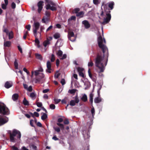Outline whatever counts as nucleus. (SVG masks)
<instances>
[{
	"label": "nucleus",
	"instance_id": "nucleus-33",
	"mask_svg": "<svg viewBox=\"0 0 150 150\" xmlns=\"http://www.w3.org/2000/svg\"><path fill=\"white\" fill-rule=\"evenodd\" d=\"M55 60V57L54 55L52 54L51 55V58H50V61L52 62H54Z\"/></svg>",
	"mask_w": 150,
	"mask_h": 150
},
{
	"label": "nucleus",
	"instance_id": "nucleus-31",
	"mask_svg": "<svg viewBox=\"0 0 150 150\" xmlns=\"http://www.w3.org/2000/svg\"><path fill=\"white\" fill-rule=\"evenodd\" d=\"M53 100L55 104H58L60 102L61 100L60 99H57L55 98H54Z\"/></svg>",
	"mask_w": 150,
	"mask_h": 150
},
{
	"label": "nucleus",
	"instance_id": "nucleus-11",
	"mask_svg": "<svg viewBox=\"0 0 150 150\" xmlns=\"http://www.w3.org/2000/svg\"><path fill=\"white\" fill-rule=\"evenodd\" d=\"M63 121V119L61 118H59L57 120V122L59 123H57V125L60 127L62 130H63L64 128V125L60 123L62 122Z\"/></svg>",
	"mask_w": 150,
	"mask_h": 150
},
{
	"label": "nucleus",
	"instance_id": "nucleus-4",
	"mask_svg": "<svg viewBox=\"0 0 150 150\" xmlns=\"http://www.w3.org/2000/svg\"><path fill=\"white\" fill-rule=\"evenodd\" d=\"M8 133L9 134L10 141L13 142H15L14 137L16 136L17 139H20L21 137V134L20 132L16 129H13L12 132L11 131L9 130Z\"/></svg>",
	"mask_w": 150,
	"mask_h": 150
},
{
	"label": "nucleus",
	"instance_id": "nucleus-2",
	"mask_svg": "<svg viewBox=\"0 0 150 150\" xmlns=\"http://www.w3.org/2000/svg\"><path fill=\"white\" fill-rule=\"evenodd\" d=\"M115 5V3L113 1H110L107 3L106 4H105L104 3H102L101 9L103 7L104 8V11L106 13V17L105 18V15H104L103 11H102L100 14L101 16L104 18V20L103 22H102L101 24L103 25L108 23L110 21L111 18V16L110 14L111 12L110 10H112L113 8V6Z\"/></svg>",
	"mask_w": 150,
	"mask_h": 150
},
{
	"label": "nucleus",
	"instance_id": "nucleus-10",
	"mask_svg": "<svg viewBox=\"0 0 150 150\" xmlns=\"http://www.w3.org/2000/svg\"><path fill=\"white\" fill-rule=\"evenodd\" d=\"M52 65L50 62L49 61H47V69L46 70V72L49 73H51V71L52 70L51 68Z\"/></svg>",
	"mask_w": 150,
	"mask_h": 150
},
{
	"label": "nucleus",
	"instance_id": "nucleus-20",
	"mask_svg": "<svg viewBox=\"0 0 150 150\" xmlns=\"http://www.w3.org/2000/svg\"><path fill=\"white\" fill-rule=\"evenodd\" d=\"M50 44V40L48 38L47 39V40L43 42V45L45 47H46L47 45Z\"/></svg>",
	"mask_w": 150,
	"mask_h": 150
},
{
	"label": "nucleus",
	"instance_id": "nucleus-9",
	"mask_svg": "<svg viewBox=\"0 0 150 150\" xmlns=\"http://www.w3.org/2000/svg\"><path fill=\"white\" fill-rule=\"evenodd\" d=\"M75 100H71L70 101V105L71 106H74L75 105L76 103H78L79 102V99L78 95H76L75 97Z\"/></svg>",
	"mask_w": 150,
	"mask_h": 150
},
{
	"label": "nucleus",
	"instance_id": "nucleus-35",
	"mask_svg": "<svg viewBox=\"0 0 150 150\" xmlns=\"http://www.w3.org/2000/svg\"><path fill=\"white\" fill-rule=\"evenodd\" d=\"M76 90V89H74L69 90V92L71 94H73L75 93Z\"/></svg>",
	"mask_w": 150,
	"mask_h": 150
},
{
	"label": "nucleus",
	"instance_id": "nucleus-25",
	"mask_svg": "<svg viewBox=\"0 0 150 150\" xmlns=\"http://www.w3.org/2000/svg\"><path fill=\"white\" fill-rule=\"evenodd\" d=\"M54 38L55 39H57L60 37V34L59 33H55L53 35Z\"/></svg>",
	"mask_w": 150,
	"mask_h": 150
},
{
	"label": "nucleus",
	"instance_id": "nucleus-41",
	"mask_svg": "<svg viewBox=\"0 0 150 150\" xmlns=\"http://www.w3.org/2000/svg\"><path fill=\"white\" fill-rule=\"evenodd\" d=\"M50 107L51 109L54 110L55 108V106L54 104H51L50 105Z\"/></svg>",
	"mask_w": 150,
	"mask_h": 150
},
{
	"label": "nucleus",
	"instance_id": "nucleus-16",
	"mask_svg": "<svg viewBox=\"0 0 150 150\" xmlns=\"http://www.w3.org/2000/svg\"><path fill=\"white\" fill-rule=\"evenodd\" d=\"M37 94L35 92H33L30 93L29 96L33 100H34L36 98Z\"/></svg>",
	"mask_w": 150,
	"mask_h": 150
},
{
	"label": "nucleus",
	"instance_id": "nucleus-58",
	"mask_svg": "<svg viewBox=\"0 0 150 150\" xmlns=\"http://www.w3.org/2000/svg\"><path fill=\"white\" fill-rule=\"evenodd\" d=\"M93 2L95 4H98L99 3L98 0H93Z\"/></svg>",
	"mask_w": 150,
	"mask_h": 150
},
{
	"label": "nucleus",
	"instance_id": "nucleus-5",
	"mask_svg": "<svg viewBox=\"0 0 150 150\" xmlns=\"http://www.w3.org/2000/svg\"><path fill=\"white\" fill-rule=\"evenodd\" d=\"M45 7L47 10H50L54 11L57 10L56 4L51 0H45Z\"/></svg>",
	"mask_w": 150,
	"mask_h": 150
},
{
	"label": "nucleus",
	"instance_id": "nucleus-32",
	"mask_svg": "<svg viewBox=\"0 0 150 150\" xmlns=\"http://www.w3.org/2000/svg\"><path fill=\"white\" fill-rule=\"evenodd\" d=\"M3 30L4 32L6 33V35H8V33H9L8 32V29L7 28H5L4 26L3 27Z\"/></svg>",
	"mask_w": 150,
	"mask_h": 150
},
{
	"label": "nucleus",
	"instance_id": "nucleus-61",
	"mask_svg": "<svg viewBox=\"0 0 150 150\" xmlns=\"http://www.w3.org/2000/svg\"><path fill=\"white\" fill-rule=\"evenodd\" d=\"M67 58V55L65 54H64L63 55V56L62 58H60V59H66Z\"/></svg>",
	"mask_w": 150,
	"mask_h": 150
},
{
	"label": "nucleus",
	"instance_id": "nucleus-45",
	"mask_svg": "<svg viewBox=\"0 0 150 150\" xmlns=\"http://www.w3.org/2000/svg\"><path fill=\"white\" fill-rule=\"evenodd\" d=\"M36 104L37 106L39 107H41L42 106V104L41 102H37Z\"/></svg>",
	"mask_w": 150,
	"mask_h": 150
},
{
	"label": "nucleus",
	"instance_id": "nucleus-38",
	"mask_svg": "<svg viewBox=\"0 0 150 150\" xmlns=\"http://www.w3.org/2000/svg\"><path fill=\"white\" fill-rule=\"evenodd\" d=\"M88 73L89 76L91 78L93 76H92V74L91 73V69L90 68H88Z\"/></svg>",
	"mask_w": 150,
	"mask_h": 150
},
{
	"label": "nucleus",
	"instance_id": "nucleus-40",
	"mask_svg": "<svg viewBox=\"0 0 150 150\" xmlns=\"http://www.w3.org/2000/svg\"><path fill=\"white\" fill-rule=\"evenodd\" d=\"M77 70L78 71L79 73L83 72V69L82 68H81L80 67H78L77 68Z\"/></svg>",
	"mask_w": 150,
	"mask_h": 150
},
{
	"label": "nucleus",
	"instance_id": "nucleus-17",
	"mask_svg": "<svg viewBox=\"0 0 150 150\" xmlns=\"http://www.w3.org/2000/svg\"><path fill=\"white\" fill-rule=\"evenodd\" d=\"M35 56L37 59H38L40 61L42 60V57L41 54L38 53H35Z\"/></svg>",
	"mask_w": 150,
	"mask_h": 150
},
{
	"label": "nucleus",
	"instance_id": "nucleus-49",
	"mask_svg": "<svg viewBox=\"0 0 150 150\" xmlns=\"http://www.w3.org/2000/svg\"><path fill=\"white\" fill-rule=\"evenodd\" d=\"M60 82L62 85H64L65 83V79H62L61 81Z\"/></svg>",
	"mask_w": 150,
	"mask_h": 150
},
{
	"label": "nucleus",
	"instance_id": "nucleus-7",
	"mask_svg": "<svg viewBox=\"0 0 150 150\" xmlns=\"http://www.w3.org/2000/svg\"><path fill=\"white\" fill-rule=\"evenodd\" d=\"M68 37L69 39L72 42L75 41L76 38L74 32L72 31H68Z\"/></svg>",
	"mask_w": 150,
	"mask_h": 150
},
{
	"label": "nucleus",
	"instance_id": "nucleus-39",
	"mask_svg": "<svg viewBox=\"0 0 150 150\" xmlns=\"http://www.w3.org/2000/svg\"><path fill=\"white\" fill-rule=\"evenodd\" d=\"M45 15L47 17H49L50 15V12L48 11H45Z\"/></svg>",
	"mask_w": 150,
	"mask_h": 150
},
{
	"label": "nucleus",
	"instance_id": "nucleus-1",
	"mask_svg": "<svg viewBox=\"0 0 150 150\" xmlns=\"http://www.w3.org/2000/svg\"><path fill=\"white\" fill-rule=\"evenodd\" d=\"M98 42L99 47L101 49L103 54L98 53L95 59V65L100 69V72H102L104 70L103 64L104 54L106 52L108 53V50L107 47L103 44L106 43V41L104 38L103 40L102 36L100 35L98 38Z\"/></svg>",
	"mask_w": 150,
	"mask_h": 150
},
{
	"label": "nucleus",
	"instance_id": "nucleus-46",
	"mask_svg": "<svg viewBox=\"0 0 150 150\" xmlns=\"http://www.w3.org/2000/svg\"><path fill=\"white\" fill-rule=\"evenodd\" d=\"M25 28H26L28 31H30V30L31 26L30 25L28 24L25 26Z\"/></svg>",
	"mask_w": 150,
	"mask_h": 150
},
{
	"label": "nucleus",
	"instance_id": "nucleus-47",
	"mask_svg": "<svg viewBox=\"0 0 150 150\" xmlns=\"http://www.w3.org/2000/svg\"><path fill=\"white\" fill-rule=\"evenodd\" d=\"M91 113L92 115V116H93V115H94L95 113V110H94V108H93L91 109Z\"/></svg>",
	"mask_w": 150,
	"mask_h": 150
},
{
	"label": "nucleus",
	"instance_id": "nucleus-27",
	"mask_svg": "<svg viewBox=\"0 0 150 150\" xmlns=\"http://www.w3.org/2000/svg\"><path fill=\"white\" fill-rule=\"evenodd\" d=\"M56 54L59 57H62L63 54V52L61 50H59L57 52Z\"/></svg>",
	"mask_w": 150,
	"mask_h": 150
},
{
	"label": "nucleus",
	"instance_id": "nucleus-50",
	"mask_svg": "<svg viewBox=\"0 0 150 150\" xmlns=\"http://www.w3.org/2000/svg\"><path fill=\"white\" fill-rule=\"evenodd\" d=\"M31 147L33 150H36L37 149V146L34 144H32L31 145Z\"/></svg>",
	"mask_w": 150,
	"mask_h": 150
},
{
	"label": "nucleus",
	"instance_id": "nucleus-24",
	"mask_svg": "<svg viewBox=\"0 0 150 150\" xmlns=\"http://www.w3.org/2000/svg\"><path fill=\"white\" fill-rule=\"evenodd\" d=\"M8 35V39L9 40L13 38V32L12 31L10 32Z\"/></svg>",
	"mask_w": 150,
	"mask_h": 150
},
{
	"label": "nucleus",
	"instance_id": "nucleus-14",
	"mask_svg": "<svg viewBox=\"0 0 150 150\" xmlns=\"http://www.w3.org/2000/svg\"><path fill=\"white\" fill-rule=\"evenodd\" d=\"M13 86V83L11 81H7L4 84V87L8 89Z\"/></svg>",
	"mask_w": 150,
	"mask_h": 150
},
{
	"label": "nucleus",
	"instance_id": "nucleus-8",
	"mask_svg": "<svg viewBox=\"0 0 150 150\" xmlns=\"http://www.w3.org/2000/svg\"><path fill=\"white\" fill-rule=\"evenodd\" d=\"M43 5L44 2L42 1H40L37 3V6L38 7V11L39 13H40L42 11Z\"/></svg>",
	"mask_w": 150,
	"mask_h": 150
},
{
	"label": "nucleus",
	"instance_id": "nucleus-54",
	"mask_svg": "<svg viewBox=\"0 0 150 150\" xmlns=\"http://www.w3.org/2000/svg\"><path fill=\"white\" fill-rule=\"evenodd\" d=\"M11 147L12 149L13 150H18V148L17 147H15L14 146H11Z\"/></svg>",
	"mask_w": 150,
	"mask_h": 150
},
{
	"label": "nucleus",
	"instance_id": "nucleus-21",
	"mask_svg": "<svg viewBox=\"0 0 150 150\" xmlns=\"http://www.w3.org/2000/svg\"><path fill=\"white\" fill-rule=\"evenodd\" d=\"M93 94L91 93L89 95V102L91 104H92L93 102Z\"/></svg>",
	"mask_w": 150,
	"mask_h": 150
},
{
	"label": "nucleus",
	"instance_id": "nucleus-26",
	"mask_svg": "<svg viewBox=\"0 0 150 150\" xmlns=\"http://www.w3.org/2000/svg\"><path fill=\"white\" fill-rule=\"evenodd\" d=\"M35 43L37 44V46L38 47L40 48V46L39 44L40 41L38 39V38H36L35 39Z\"/></svg>",
	"mask_w": 150,
	"mask_h": 150
},
{
	"label": "nucleus",
	"instance_id": "nucleus-60",
	"mask_svg": "<svg viewBox=\"0 0 150 150\" xmlns=\"http://www.w3.org/2000/svg\"><path fill=\"white\" fill-rule=\"evenodd\" d=\"M18 49L21 53H22V50L21 48L19 46H18Z\"/></svg>",
	"mask_w": 150,
	"mask_h": 150
},
{
	"label": "nucleus",
	"instance_id": "nucleus-13",
	"mask_svg": "<svg viewBox=\"0 0 150 150\" xmlns=\"http://www.w3.org/2000/svg\"><path fill=\"white\" fill-rule=\"evenodd\" d=\"M35 28L33 30V32H37V30L39 29L40 26V24L38 22L34 23Z\"/></svg>",
	"mask_w": 150,
	"mask_h": 150
},
{
	"label": "nucleus",
	"instance_id": "nucleus-3",
	"mask_svg": "<svg viewBox=\"0 0 150 150\" xmlns=\"http://www.w3.org/2000/svg\"><path fill=\"white\" fill-rule=\"evenodd\" d=\"M0 113L3 115H0V126L7 123L8 120V118L4 115H8L10 114L9 109L4 103H0Z\"/></svg>",
	"mask_w": 150,
	"mask_h": 150
},
{
	"label": "nucleus",
	"instance_id": "nucleus-19",
	"mask_svg": "<svg viewBox=\"0 0 150 150\" xmlns=\"http://www.w3.org/2000/svg\"><path fill=\"white\" fill-rule=\"evenodd\" d=\"M11 42L10 41H7L4 42V46L5 47H9L11 45Z\"/></svg>",
	"mask_w": 150,
	"mask_h": 150
},
{
	"label": "nucleus",
	"instance_id": "nucleus-59",
	"mask_svg": "<svg viewBox=\"0 0 150 150\" xmlns=\"http://www.w3.org/2000/svg\"><path fill=\"white\" fill-rule=\"evenodd\" d=\"M91 79L94 82H96V76H93Z\"/></svg>",
	"mask_w": 150,
	"mask_h": 150
},
{
	"label": "nucleus",
	"instance_id": "nucleus-51",
	"mask_svg": "<svg viewBox=\"0 0 150 150\" xmlns=\"http://www.w3.org/2000/svg\"><path fill=\"white\" fill-rule=\"evenodd\" d=\"M64 123L65 125H68L69 124V121L67 119H66L64 120Z\"/></svg>",
	"mask_w": 150,
	"mask_h": 150
},
{
	"label": "nucleus",
	"instance_id": "nucleus-53",
	"mask_svg": "<svg viewBox=\"0 0 150 150\" xmlns=\"http://www.w3.org/2000/svg\"><path fill=\"white\" fill-rule=\"evenodd\" d=\"M52 139L55 141L58 140L59 139L57 137L56 135H54L52 137Z\"/></svg>",
	"mask_w": 150,
	"mask_h": 150
},
{
	"label": "nucleus",
	"instance_id": "nucleus-30",
	"mask_svg": "<svg viewBox=\"0 0 150 150\" xmlns=\"http://www.w3.org/2000/svg\"><path fill=\"white\" fill-rule=\"evenodd\" d=\"M47 117V114L44 113L41 116V119L44 120H45Z\"/></svg>",
	"mask_w": 150,
	"mask_h": 150
},
{
	"label": "nucleus",
	"instance_id": "nucleus-34",
	"mask_svg": "<svg viewBox=\"0 0 150 150\" xmlns=\"http://www.w3.org/2000/svg\"><path fill=\"white\" fill-rule=\"evenodd\" d=\"M53 128L55 131L58 133L60 131V128L59 127H54Z\"/></svg>",
	"mask_w": 150,
	"mask_h": 150
},
{
	"label": "nucleus",
	"instance_id": "nucleus-29",
	"mask_svg": "<svg viewBox=\"0 0 150 150\" xmlns=\"http://www.w3.org/2000/svg\"><path fill=\"white\" fill-rule=\"evenodd\" d=\"M48 21V17H46L45 18L44 17L42 20V22L43 23H46V22Z\"/></svg>",
	"mask_w": 150,
	"mask_h": 150
},
{
	"label": "nucleus",
	"instance_id": "nucleus-22",
	"mask_svg": "<svg viewBox=\"0 0 150 150\" xmlns=\"http://www.w3.org/2000/svg\"><path fill=\"white\" fill-rule=\"evenodd\" d=\"M23 104L25 105L28 106L29 105V102L26 100L25 98H24L23 101Z\"/></svg>",
	"mask_w": 150,
	"mask_h": 150
},
{
	"label": "nucleus",
	"instance_id": "nucleus-23",
	"mask_svg": "<svg viewBox=\"0 0 150 150\" xmlns=\"http://www.w3.org/2000/svg\"><path fill=\"white\" fill-rule=\"evenodd\" d=\"M81 100L83 102H86L87 100V96L84 94L81 98Z\"/></svg>",
	"mask_w": 150,
	"mask_h": 150
},
{
	"label": "nucleus",
	"instance_id": "nucleus-37",
	"mask_svg": "<svg viewBox=\"0 0 150 150\" xmlns=\"http://www.w3.org/2000/svg\"><path fill=\"white\" fill-rule=\"evenodd\" d=\"M11 6L12 8L13 9H14L16 7V4L14 2L12 3Z\"/></svg>",
	"mask_w": 150,
	"mask_h": 150
},
{
	"label": "nucleus",
	"instance_id": "nucleus-12",
	"mask_svg": "<svg viewBox=\"0 0 150 150\" xmlns=\"http://www.w3.org/2000/svg\"><path fill=\"white\" fill-rule=\"evenodd\" d=\"M82 23L84 25L85 28L86 29H88L90 27V24L87 20L83 21Z\"/></svg>",
	"mask_w": 150,
	"mask_h": 150
},
{
	"label": "nucleus",
	"instance_id": "nucleus-48",
	"mask_svg": "<svg viewBox=\"0 0 150 150\" xmlns=\"http://www.w3.org/2000/svg\"><path fill=\"white\" fill-rule=\"evenodd\" d=\"M70 19H68V20H69ZM71 20H74L75 21L76 20V17L75 16H72L70 18Z\"/></svg>",
	"mask_w": 150,
	"mask_h": 150
},
{
	"label": "nucleus",
	"instance_id": "nucleus-42",
	"mask_svg": "<svg viewBox=\"0 0 150 150\" xmlns=\"http://www.w3.org/2000/svg\"><path fill=\"white\" fill-rule=\"evenodd\" d=\"M29 92H31L33 91L32 86H30L26 90Z\"/></svg>",
	"mask_w": 150,
	"mask_h": 150
},
{
	"label": "nucleus",
	"instance_id": "nucleus-43",
	"mask_svg": "<svg viewBox=\"0 0 150 150\" xmlns=\"http://www.w3.org/2000/svg\"><path fill=\"white\" fill-rule=\"evenodd\" d=\"M7 5H6V4H3L1 5V7L2 9H6L7 8Z\"/></svg>",
	"mask_w": 150,
	"mask_h": 150
},
{
	"label": "nucleus",
	"instance_id": "nucleus-57",
	"mask_svg": "<svg viewBox=\"0 0 150 150\" xmlns=\"http://www.w3.org/2000/svg\"><path fill=\"white\" fill-rule=\"evenodd\" d=\"M79 75L83 78L84 77V75L83 73L82 72L79 73Z\"/></svg>",
	"mask_w": 150,
	"mask_h": 150
},
{
	"label": "nucleus",
	"instance_id": "nucleus-18",
	"mask_svg": "<svg viewBox=\"0 0 150 150\" xmlns=\"http://www.w3.org/2000/svg\"><path fill=\"white\" fill-rule=\"evenodd\" d=\"M101 100L102 99L100 98V97H99L96 98L94 100L95 103H100L101 101Z\"/></svg>",
	"mask_w": 150,
	"mask_h": 150
},
{
	"label": "nucleus",
	"instance_id": "nucleus-36",
	"mask_svg": "<svg viewBox=\"0 0 150 150\" xmlns=\"http://www.w3.org/2000/svg\"><path fill=\"white\" fill-rule=\"evenodd\" d=\"M28 35V31H26L24 33V35L23 36V39H25L27 36Z\"/></svg>",
	"mask_w": 150,
	"mask_h": 150
},
{
	"label": "nucleus",
	"instance_id": "nucleus-44",
	"mask_svg": "<svg viewBox=\"0 0 150 150\" xmlns=\"http://www.w3.org/2000/svg\"><path fill=\"white\" fill-rule=\"evenodd\" d=\"M93 65V63L92 61H91L88 63V67H92Z\"/></svg>",
	"mask_w": 150,
	"mask_h": 150
},
{
	"label": "nucleus",
	"instance_id": "nucleus-52",
	"mask_svg": "<svg viewBox=\"0 0 150 150\" xmlns=\"http://www.w3.org/2000/svg\"><path fill=\"white\" fill-rule=\"evenodd\" d=\"M83 136L85 139H87L89 138L88 135V134H83Z\"/></svg>",
	"mask_w": 150,
	"mask_h": 150
},
{
	"label": "nucleus",
	"instance_id": "nucleus-63",
	"mask_svg": "<svg viewBox=\"0 0 150 150\" xmlns=\"http://www.w3.org/2000/svg\"><path fill=\"white\" fill-rule=\"evenodd\" d=\"M23 86L24 88L26 90H27V89L28 88V86L27 84H23Z\"/></svg>",
	"mask_w": 150,
	"mask_h": 150
},
{
	"label": "nucleus",
	"instance_id": "nucleus-55",
	"mask_svg": "<svg viewBox=\"0 0 150 150\" xmlns=\"http://www.w3.org/2000/svg\"><path fill=\"white\" fill-rule=\"evenodd\" d=\"M49 91L50 90L48 89H45L43 90L42 92L44 93H45Z\"/></svg>",
	"mask_w": 150,
	"mask_h": 150
},
{
	"label": "nucleus",
	"instance_id": "nucleus-62",
	"mask_svg": "<svg viewBox=\"0 0 150 150\" xmlns=\"http://www.w3.org/2000/svg\"><path fill=\"white\" fill-rule=\"evenodd\" d=\"M59 63V60L58 59H57L56 61V65L58 67Z\"/></svg>",
	"mask_w": 150,
	"mask_h": 150
},
{
	"label": "nucleus",
	"instance_id": "nucleus-6",
	"mask_svg": "<svg viewBox=\"0 0 150 150\" xmlns=\"http://www.w3.org/2000/svg\"><path fill=\"white\" fill-rule=\"evenodd\" d=\"M80 9L77 8L74 9L72 11L73 13H76V16L79 18H81L85 16V12L84 11H80Z\"/></svg>",
	"mask_w": 150,
	"mask_h": 150
},
{
	"label": "nucleus",
	"instance_id": "nucleus-64",
	"mask_svg": "<svg viewBox=\"0 0 150 150\" xmlns=\"http://www.w3.org/2000/svg\"><path fill=\"white\" fill-rule=\"evenodd\" d=\"M53 28V26L52 25H50L49 26L46 30V31H48L52 29Z\"/></svg>",
	"mask_w": 150,
	"mask_h": 150
},
{
	"label": "nucleus",
	"instance_id": "nucleus-28",
	"mask_svg": "<svg viewBox=\"0 0 150 150\" xmlns=\"http://www.w3.org/2000/svg\"><path fill=\"white\" fill-rule=\"evenodd\" d=\"M14 65L15 69H18V63L17 62V60L16 59H15V61L14 62Z\"/></svg>",
	"mask_w": 150,
	"mask_h": 150
},
{
	"label": "nucleus",
	"instance_id": "nucleus-56",
	"mask_svg": "<svg viewBox=\"0 0 150 150\" xmlns=\"http://www.w3.org/2000/svg\"><path fill=\"white\" fill-rule=\"evenodd\" d=\"M34 116H36V117H38L39 116V114L37 112H34Z\"/></svg>",
	"mask_w": 150,
	"mask_h": 150
},
{
	"label": "nucleus",
	"instance_id": "nucleus-15",
	"mask_svg": "<svg viewBox=\"0 0 150 150\" xmlns=\"http://www.w3.org/2000/svg\"><path fill=\"white\" fill-rule=\"evenodd\" d=\"M19 97V95L17 93H15L13 94L12 96V99L14 101H16L17 100Z\"/></svg>",
	"mask_w": 150,
	"mask_h": 150
}]
</instances>
